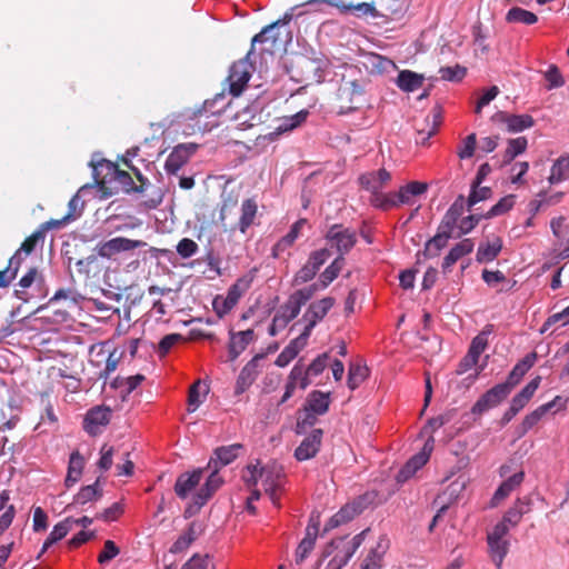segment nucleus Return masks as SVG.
<instances>
[{
	"mask_svg": "<svg viewBox=\"0 0 569 569\" xmlns=\"http://www.w3.org/2000/svg\"><path fill=\"white\" fill-rule=\"evenodd\" d=\"M292 18V12H286L282 18L264 27L252 38L248 56L253 53L257 43L263 46L261 49L262 52L270 54L283 50L287 43L291 40L290 31L287 27Z\"/></svg>",
	"mask_w": 569,
	"mask_h": 569,
	"instance_id": "1",
	"label": "nucleus"
},
{
	"mask_svg": "<svg viewBox=\"0 0 569 569\" xmlns=\"http://www.w3.org/2000/svg\"><path fill=\"white\" fill-rule=\"evenodd\" d=\"M103 490L99 485V480L94 483L82 487L77 495L73 496V507L84 506L89 502H96L102 497Z\"/></svg>",
	"mask_w": 569,
	"mask_h": 569,
	"instance_id": "39",
	"label": "nucleus"
},
{
	"mask_svg": "<svg viewBox=\"0 0 569 569\" xmlns=\"http://www.w3.org/2000/svg\"><path fill=\"white\" fill-rule=\"evenodd\" d=\"M302 306V302H300L293 293L290 295L288 300L279 308L278 312L274 315V322H280L281 329L286 328L291 320L298 317Z\"/></svg>",
	"mask_w": 569,
	"mask_h": 569,
	"instance_id": "28",
	"label": "nucleus"
},
{
	"mask_svg": "<svg viewBox=\"0 0 569 569\" xmlns=\"http://www.w3.org/2000/svg\"><path fill=\"white\" fill-rule=\"evenodd\" d=\"M475 243L471 239L466 238L460 242L456 243L443 258L442 272L448 273L451 271L452 266L460 260L462 257L468 256L473 251Z\"/></svg>",
	"mask_w": 569,
	"mask_h": 569,
	"instance_id": "24",
	"label": "nucleus"
},
{
	"mask_svg": "<svg viewBox=\"0 0 569 569\" xmlns=\"http://www.w3.org/2000/svg\"><path fill=\"white\" fill-rule=\"evenodd\" d=\"M353 555L355 552L349 550V547L345 543V538L342 537L332 539L330 543L326 546L322 552L325 558L332 556L330 561L339 565V568L341 569L348 563Z\"/></svg>",
	"mask_w": 569,
	"mask_h": 569,
	"instance_id": "20",
	"label": "nucleus"
},
{
	"mask_svg": "<svg viewBox=\"0 0 569 569\" xmlns=\"http://www.w3.org/2000/svg\"><path fill=\"white\" fill-rule=\"evenodd\" d=\"M560 397H556L553 400L539 406L536 410L527 415L519 426V437L525 436L533 426H536L540 419L555 406Z\"/></svg>",
	"mask_w": 569,
	"mask_h": 569,
	"instance_id": "30",
	"label": "nucleus"
},
{
	"mask_svg": "<svg viewBox=\"0 0 569 569\" xmlns=\"http://www.w3.org/2000/svg\"><path fill=\"white\" fill-rule=\"evenodd\" d=\"M204 471H210L206 482L199 488V490L192 496L191 501L184 508L183 517L189 519L196 516L201 508L209 501V499L214 495V492L223 485V479L218 473V463L217 461L210 460Z\"/></svg>",
	"mask_w": 569,
	"mask_h": 569,
	"instance_id": "3",
	"label": "nucleus"
},
{
	"mask_svg": "<svg viewBox=\"0 0 569 569\" xmlns=\"http://www.w3.org/2000/svg\"><path fill=\"white\" fill-rule=\"evenodd\" d=\"M487 543L491 560L498 569L501 568L503 559L509 552V541L507 539H497L487 537Z\"/></svg>",
	"mask_w": 569,
	"mask_h": 569,
	"instance_id": "37",
	"label": "nucleus"
},
{
	"mask_svg": "<svg viewBox=\"0 0 569 569\" xmlns=\"http://www.w3.org/2000/svg\"><path fill=\"white\" fill-rule=\"evenodd\" d=\"M109 359V351L104 349L102 345H92L89 348V365L91 366V369H83L82 372L84 376H87L91 370H98L103 369L104 362ZM82 380L87 381V377L79 378V383L82 382Z\"/></svg>",
	"mask_w": 569,
	"mask_h": 569,
	"instance_id": "38",
	"label": "nucleus"
},
{
	"mask_svg": "<svg viewBox=\"0 0 569 569\" xmlns=\"http://www.w3.org/2000/svg\"><path fill=\"white\" fill-rule=\"evenodd\" d=\"M308 114H309V112L307 110H301L293 116L286 117L283 119H281L278 127H276V133L280 134V133L296 129L302 122L306 121Z\"/></svg>",
	"mask_w": 569,
	"mask_h": 569,
	"instance_id": "53",
	"label": "nucleus"
},
{
	"mask_svg": "<svg viewBox=\"0 0 569 569\" xmlns=\"http://www.w3.org/2000/svg\"><path fill=\"white\" fill-rule=\"evenodd\" d=\"M27 256L19 249L9 259L6 269L0 271V288L8 287L16 279L19 268Z\"/></svg>",
	"mask_w": 569,
	"mask_h": 569,
	"instance_id": "36",
	"label": "nucleus"
},
{
	"mask_svg": "<svg viewBox=\"0 0 569 569\" xmlns=\"http://www.w3.org/2000/svg\"><path fill=\"white\" fill-rule=\"evenodd\" d=\"M492 326H487L486 329L491 328ZM490 332V330H483L479 335H477L469 347L468 355L472 356L477 360H479L480 355L486 350L488 347V338L487 335Z\"/></svg>",
	"mask_w": 569,
	"mask_h": 569,
	"instance_id": "56",
	"label": "nucleus"
},
{
	"mask_svg": "<svg viewBox=\"0 0 569 569\" xmlns=\"http://www.w3.org/2000/svg\"><path fill=\"white\" fill-rule=\"evenodd\" d=\"M111 410L106 406L91 408L83 418V429L91 436L101 433L103 427L110 422Z\"/></svg>",
	"mask_w": 569,
	"mask_h": 569,
	"instance_id": "13",
	"label": "nucleus"
},
{
	"mask_svg": "<svg viewBox=\"0 0 569 569\" xmlns=\"http://www.w3.org/2000/svg\"><path fill=\"white\" fill-rule=\"evenodd\" d=\"M541 382V377L537 376L531 381H529L520 392H518L510 402V406L516 409L518 412L522 410L530 399L533 397L535 392L539 388Z\"/></svg>",
	"mask_w": 569,
	"mask_h": 569,
	"instance_id": "35",
	"label": "nucleus"
},
{
	"mask_svg": "<svg viewBox=\"0 0 569 569\" xmlns=\"http://www.w3.org/2000/svg\"><path fill=\"white\" fill-rule=\"evenodd\" d=\"M229 336V359L234 361L246 350L249 343L254 340V331L253 329H247L239 332L230 331Z\"/></svg>",
	"mask_w": 569,
	"mask_h": 569,
	"instance_id": "23",
	"label": "nucleus"
},
{
	"mask_svg": "<svg viewBox=\"0 0 569 569\" xmlns=\"http://www.w3.org/2000/svg\"><path fill=\"white\" fill-rule=\"evenodd\" d=\"M204 469L198 468L191 472H182L178 476L173 490L178 498L184 500L187 499L199 486Z\"/></svg>",
	"mask_w": 569,
	"mask_h": 569,
	"instance_id": "16",
	"label": "nucleus"
},
{
	"mask_svg": "<svg viewBox=\"0 0 569 569\" xmlns=\"http://www.w3.org/2000/svg\"><path fill=\"white\" fill-rule=\"evenodd\" d=\"M70 525H69V518L67 517L63 521L57 523L50 535L47 537L46 541L43 542L41 552L39 556H41L43 552L48 550L53 543L58 542L62 538L67 536L69 532Z\"/></svg>",
	"mask_w": 569,
	"mask_h": 569,
	"instance_id": "51",
	"label": "nucleus"
},
{
	"mask_svg": "<svg viewBox=\"0 0 569 569\" xmlns=\"http://www.w3.org/2000/svg\"><path fill=\"white\" fill-rule=\"evenodd\" d=\"M319 517H311L306 528L305 538L298 545L296 550V563H302L309 553L313 550L319 532Z\"/></svg>",
	"mask_w": 569,
	"mask_h": 569,
	"instance_id": "15",
	"label": "nucleus"
},
{
	"mask_svg": "<svg viewBox=\"0 0 569 569\" xmlns=\"http://www.w3.org/2000/svg\"><path fill=\"white\" fill-rule=\"evenodd\" d=\"M236 306L226 296H217L212 301V308L219 318H223Z\"/></svg>",
	"mask_w": 569,
	"mask_h": 569,
	"instance_id": "63",
	"label": "nucleus"
},
{
	"mask_svg": "<svg viewBox=\"0 0 569 569\" xmlns=\"http://www.w3.org/2000/svg\"><path fill=\"white\" fill-rule=\"evenodd\" d=\"M390 181L391 174L385 168H381L377 171L366 172L359 177V182L361 187L372 192L376 206L385 210L397 206L395 199L391 198L392 194L379 193V191L382 188H385Z\"/></svg>",
	"mask_w": 569,
	"mask_h": 569,
	"instance_id": "4",
	"label": "nucleus"
},
{
	"mask_svg": "<svg viewBox=\"0 0 569 569\" xmlns=\"http://www.w3.org/2000/svg\"><path fill=\"white\" fill-rule=\"evenodd\" d=\"M510 391L508 387H505L502 383H498L488 391H486L473 405L471 408V412L473 415H482L491 408L497 407L508 396Z\"/></svg>",
	"mask_w": 569,
	"mask_h": 569,
	"instance_id": "11",
	"label": "nucleus"
},
{
	"mask_svg": "<svg viewBox=\"0 0 569 569\" xmlns=\"http://www.w3.org/2000/svg\"><path fill=\"white\" fill-rule=\"evenodd\" d=\"M259 477L262 479L264 492L269 496L270 500L276 507H279V489L282 486L284 475L281 468L277 466L261 467Z\"/></svg>",
	"mask_w": 569,
	"mask_h": 569,
	"instance_id": "9",
	"label": "nucleus"
},
{
	"mask_svg": "<svg viewBox=\"0 0 569 569\" xmlns=\"http://www.w3.org/2000/svg\"><path fill=\"white\" fill-rule=\"evenodd\" d=\"M256 269H252L249 273L240 277L233 284L230 286L227 292V298L234 306L238 303L240 298L250 289L254 279Z\"/></svg>",
	"mask_w": 569,
	"mask_h": 569,
	"instance_id": "33",
	"label": "nucleus"
},
{
	"mask_svg": "<svg viewBox=\"0 0 569 569\" xmlns=\"http://www.w3.org/2000/svg\"><path fill=\"white\" fill-rule=\"evenodd\" d=\"M523 479L525 472L520 470L505 480L493 493L491 505L497 506L500 501L506 499L516 488L522 483Z\"/></svg>",
	"mask_w": 569,
	"mask_h": 569,
	"instance_id": "32",
	"label": "nucleus"
},
{
	"mask_svg": "<svg viewBox=\"0 0 569 569\" xmlns=\"http://www.w3.org/2000/svg\"><path fill=\"white\" fill-rule=\"evenodd\" d=\"M502 249V240L496 237L492 241L481 243L478 247L476 260L479 263L490 262L497 258Z\"/></svg>",
	"mask_w": 569,
	"mask_h": 569,
	"instance_id": "41",
	"label": "nucleus"
},
{
	"mask_svg": "<svg viewBox=\"0 0 569 569\" xmlns=\"http://www.w3.org/2000/svg\"><path fill=\"white\" fill-rule=\"evenodd\" d=\"M296 67L300 71V81H305L307 83H311L312 81L319 82L320 79L322 78L321 60L312 59L306 56H300L296 60Z\"/></svg>",
	"mask_w": 569,
	"mask_h": 569,
	"instance_id": "18",
	"label": "nucleus"
},
{
	"mask_svg": "<svg viewBox=\"0 0 569 569\" xmlns=\"http://www.w3.org/2000/svg\"><path fill=\"white\" fill-rule=\"evenodd\" d=\"M90 166L92 167L93 179L104 197V191H109V187L113 184L112 182L116 179L119 167L117 163L106 159L92 160Z\"/></svg>",
	"mask_w": 569,
	"mask_h": 569,
	"instance_id": "10",
	"label": "nucleus"
},
{
	"mask_svg": "<svg viewBox=\"0 0 569 569\" xmlns=\"http://www.w3.org/2000/svg\"><path fill=\"white\" fill-rule=\"evenodd\" d=\"M325 237L331 247L337 249L339 257H343L357 243L356 231L338 223L330 226Z\"/></svg>",
	"mask_w": 569,
	"mask_h": 569,
	"instance_id": "7",
	"label": "nucleus"
},
{
	"mask_svg": "<svg viewBox=\"0 0 569 569\" xmlns=\"http://www.w3.org/2000/svg\"><path fill=\"white\" fill-rule=\"evenodd\" d=\"M308 339V337L301 333L299 337L291 340L290 343L278 355L274 361L276 366L280 368L288 366L307 346Z\"/></svg>",
	"mask_w": 569,
	"mask_h": 569,
	"instance_id": "29",
	"label": "nucleus"
},
{
	"mask_svg": "<svg viewBox=\"0 0 569 569\" xmlns=\"http://www.w3.org/2000/svg\"><path fill=\"white\" fill-rule=\"evenodd\" d=\"M330 402V392L313 390L307 396L305 407L307 410H311L320 416H323L328 412Z\"/></svg>",
	"mask_w": 569,
	"mask_h": 569,
	"instance_id": "31",
	"label": "nucleus"
},
{
	"mask_svg": "<svg viewBox=\"0 0 569 569\" xmlns=\"http://www.w3.org/2000/svg\"><path fill=\"white\" fill-rule=\"evenodd\" d=\"M146 244L147 243L141 240H132L124 237H116L100 243L97 247V252L100 257L110 259L119 252L130 251L137 248L144 247Z\"/></svg>",
	"mask_w": 569,
	"mask_h": 569,
	"instance_id": "12",
	"label": "nucleus"
},
{
	"mask_svg": "<svg viewBox=\"0 0 569 569\" xmlns=\"http://www.w3.org/2000/svg\"><path fill=\"white\" fill-rule=\"evenodd\" d=\"M477 144V137L476 133H470L467 136L463 141L462 146L459 147L457 154L460 159H469L473 156Z\"/></svg>",
	"mask_w": 569,
	"mask_h": 569,
	"instance_id": "62",
	"label": "nucleus"
},
{
	"mask_svg": "<svg viewBox=\"0 0 569 569\" xmlns=\"http://www.w3.org/2000/svg\"><path fill=\"white\" fill-rule=\"evenodd\" d=\"M307 223V220L306 219H299L298 221H296L289 232L283 236L272 248V256L274 258H278L280 256L281 252L286 251L288 248H290L295 241L297 240V238L299 237L300 234V231L301 229L303 228V226Z\"/></svg>",
	"mask_w": 569,
	"mask_h": 569,
	"instance_id": "34",
	"label": "nucleus"
},
{
	"mask_svg": "<svg viewBox=\"0 0 569 569\" xmlns=\"http://www.w3.org/2000/svg\"><path fill=\"white\" fill-rule=\"evenodd\" d=\"M506 21L509 23H522L527 26L535 24L538 21L536 13L522 9L520 7H512L506 14Z\"/></svg>",
	"mask_w": 569,
	"mask_h": 569,
	"instance_id": "47",
	"label": "nucleus"
},
{
	"mask_svg": "<svg viewBox=\"0 0 569 569\" xmlns=\"http://www.w3.org/2000/svg\"><path fill=\"white\" fill-rule=\"evenodd\" d=\"M528 140L525 137H518L508 140L507 149L502 156V164L510 163L517 156L523 153L527 149Z\"/></svg>",
	"mask_w": 569,
	"mask_h": 569,
	"instance_id": "48",
	"label": "nucleus"
},
{
	"mask_svg": "<svg viewBox=\"0 0 569 569\" xmlns=\"http://www.w3.org/2000/svg\"><path fill=\"white\" fill-rule=\"evenodd\" d=\"M322 435L323 431L321 429H313L295 450L297 460L305 461L313 458L320 449Z\"/></svg>",
	"mask_w": 569,
	"mask_h": 569,
	"instance_id": "19",
	"label": "nucleus"
},
{
	"mask_svg": "<svg viewBox=\"0 0 569 569\" xmlns=\"http://www.w3.org/2000/svg\"><path fill=\"white\" fill-rule=\"evenodd\" d=\"M358 515V509L352 505H346L337 513H335L327 522L325 531L337 528L352 520Z\"/></svg>",
	"mask_w": 569,
	"mask_h": 569,
	"instance_id": "46",
	"label": "nucleus"
},
{
	"mask_svg": "<svg viewBox=\"0 0 569 569\" xmlns=\"http://www.w3.org/2000/svg\"><path fill=\"white\" fill-rule=\"evenodd\" d=\"M368 369L359 363H351L348 371V387L351 390L357 389L367 378Z\"/></svg>",
	"mask_w": 569,
	"mask_h": 569,
	"instance_id": "54",
	"label": "nucleus"
},
{
	"mask_svg": "<svg viewBox=\"0 0 569 569\" xmlns=\"http://www.w3.org/2000/svg\"><path fill=\"white\" fill-rule=\"evenodd\" d=\"M68 297V290L60 289L58 290L54 296L48 301V303L41 308V310H47L51 315L52 321L54 322H62L68 317V311L62 310L57 307V303L59 299L67 298Z\"/></svg>",
	"mask_w": 569,
	"mask_h": 569,
	"instance_id": "42",
	"label": "nucleus"
},
{
	"mask_svg": "<svg viewBox=\"0 0 569 569\" xmlns=\"http://www.w3.org/2000/svg\"><path fill=\"white\" fill-rule=\"evenodd\" d=\"M423 77L410 70H403L398 74V87L407 92L415 91L422 86Z\"/></svg>",
	"mask_w": 569,
	"mask_h": 569,
	"instance_id": "45",
	"label": "nucleus"
},
{
	"mask_svg": "<svg viewBox=\"0 0 569 569\" xmlns=\"http://www.w3.org/2000/svg\"><path fill=\"white\" fill-rule=\"evenodd\" d=\"M448 240V238L436 233L426 242L423 251L418 252V257L422 256L425 259L438 257L440 251L447 246Z\"/></svg>",
	"mask_w": 569,
	"mask_h": 569,
	"instance_id": "49",
	"label": "nucleus"
},
{
	"mask_svg": "<svg viewBox=\"0 0 569 569\" xmlns=\"http://www.w3.org/2000/svg\"><path fill=\"white\" fill-rule=\"evenodd\" d=\"M198 249V244L190 238H183L177 244V252L184 259L194 256Z\"/></svg>",
	"mask_w": 569,
	"mask_h": 569,
	"instance_id": "64",
	"label": "nucleus"
},
{
	"mask_svg": "<svg viewBox=\"0 0 569 569\" xmlns=\"http://www.w3.org/2000/svg\"><path fill=\"white\" fill-rule=\"evenodd\" d=\"M263 355H256L247 365L241 369L236 385L237 393L244 392L257 379L259 373L260 361Z\"/></svg>",
	"mask_w": 569,
	"mask_h": 569,
	"instance_id": "22",
	"label": "nucleus"
},
{
	"mask_svg": "<svg viewBox=\"0 0 569 569\" xmlns=\"http://www.w3.org/2000/svg\"><path fill=\"white\" fill-rule=\"evenodd\" d=\"M316 3H325L330 7L336 8L339 13L347 14L352 12L356 17H372V18H389L396 14L399 9L393 6H382L380 8L376 7L375 2H360L358 4L347 3L343 0H308L306 4H316Z\"/></svg>",
	"mask_w": 569,
	"mask_h": 569,
	"instance_id": "2",
	"label": "nucleus"
},
{
	"mask_svg": "<svg viewBox=\"0 0 569 569\" xmlns=\"http://www.w3.org/2000/svg\"><path fill=\"white\" fill-rule=\"evenodd\" d=\"M466 68L456 64L453 67H442L439 70L440 77L447 81H460L466 76Z\"/></svg>",
	"mask_w": 569,
	"mask_h": 569,
	"instance_id": "61",
	"label": "nucleus"
},
{
	"mask_svg": "<svg viewBox=\"0 0 569 569\" xmlns=\"http://www.w3.org/2000/svg\"><path fill=\"white\" fill-rule=\"evenodd\" d=\"M242 448L240 443H234L230 446L219 447L214 450L216 459H210L212 461H217L218 469L222 466H227L231 463L237 457L238 451Z\"/></svg>",
	"mask_w": 569,
	"mask_h": 569,
	"instance_id": "50",
	"label": "nucleus"
},
{
	"mask_svg": "<svg viewBox=\"0 0 569 569\" xmlns=\"http://www.w3.org/2000/svg\"><path fill=\"white\" fill-rule=\"evenodd\" d=\"M493 120L506 124L507 131L510 133L521 132L533 127L535 120L530 114H511L499 111L493 116Z\"/></svg>",
	"mask_w": 569,
	"mask_h": 569,
	"instance_id": "17",
	"label": "nucleus"
},
{
	"mask_svg": "<svg viewBox=\"0 0 569 569\" xmlns=\"http://www.w3.org/2000/svg\"><path fill=\"white\" fill-rule=\"evenodd\" d=\"M563 193L557 192L555 194L548 196L547 192L541 191L538 193V199L531 201L530 206L535 211H538L543 206H552L560 202Z\"/></svg>",
	"mask_w": 569,
	"mask_h": 569,
	"instance_id": "58",
	"label": "nucleus"
},
{
	"mask_svg": "<svg viewBox=\"0 0 569 569\" xmlns=\"http://www.w3.org/2000/svg\"><path fill=\"white\" fill-rule=\"evenodd\" d=\"M203 533V526L201 522L192 521L189 523L188 529L178 537V539L170 547L171 553H180L189 548V546Z\"/></svg>",
	"mask_w": 569,
	"mask_h": 569,
	"instance_id": "26",
	"label": "nucleus"
},
{
	"mask_svg": "<svg viewBox=\"0 0 569 569\" xmlns=\"http://www.w3.org/2000/svg\"><path fill=\"white\" fill-rule=\"evenodd\" d=\"M343 264V257H338L325 269L320 276L321 289H326L339 276Z\"/></svg>",
	"mask_w": 569,
	"mask_h": 569,
	"instance_id": "52",
	"label": "nucleus"
},
{
	"mask_svg": "<svg viewBox=\"0 0 569 569\" xmlns=\"http://www.w3.org/2000/svg\"><path fill=\"white\" fill-rule=\"evenodd\" d=\"M319 415L307 410V408L303 406V408L299 411L298 421H297V428L298 432L305 431L306 428L312 427L317 422V417Z\"/></svg>",
	"mask_w": 569,
	"mask_h": 569,
	"instance_id": "60",
	"label": "nucleus"
},
{
	"mask_svg": "<svg viewBox=\"0 0 569 569\" xmlns=\"http://www.w3.org/2000/svg\"><path fill=\"white\" fill-rule=\"evenodd\" d=\"M537 358L538 356L535 351L527 353L516 363L502 385L508 387V390L511 392V390L521 381L523 376L535 366Z\"/></svg>",
	"mask_w": 569,
	"mask_h": 569,
	"instance_id": "21",
	"label": "nucleus"
},
{
	"mask_svg": "<svg viewBox=\"0 0 569 569\" xmlns=\"http://www.w3.org/2000/svg\"><path fill=\"white\" fill-rule=\"evenodd\" d=\"M525 512V502L517 499L513 506L503 515L501 521L505 522V525H508L509 528H513L520 522Z\"/></svg>",
	"mask_w": 569,
	"mask_h": 569,
	"instance_id": "55",
	"label": "nucleus"
},
{
	"mask_svg": "<svg viewBox=\"0 0 569 569\" xmlns=\"http://www.w3.org/2000/svg\"><path fill=\"white\" fill-rule=\"evenodd\" d=\"M44 240V237L42 234V230H36L32 234H30L29 237H27L24 239V241L21 243L19 250L22 251L24 253V256H29L31 254L36 247L40 243V242H43Z\"/></svg>",
	"mask_w": 569,
	"mask_h": 569,
	"instance_id": "59",
	"label": "nucleus"
},
{
	"mask_svg": "<svg viewBox=\"0 0 569 569\" xmlns=\"http://www.w3.org/2000/svg\"><path fill=\"white\" fill-rule=\"evenodd\" d=\"M340 113H349L360 108L363 88L357 80H342L337 94Z\"/></svg>",
	"mask_w": 569,
	"mask_h": 569,
	"instance_id": "5",
	"label": "nucleus"
},
{
	"mask_svg": "<svg viewBox=\"0 0 569 569\" xmlns=\"http://www.w3.org/2000/svg\"><path fill=\"white\" fill-rule=\"evenodd\" d=\"M515 204L513 196H507L501 198L491 209L483 214L485 219H490L505 212L509 211Z\"/></svg>",
	"mask_w": 569,
	"mask_h": 569,
	"instance_id": "57",
	"label": "nucleus"
},
{
	"mask_svg": "<svg viewBox=\"0 0 569 569\" xmlns=\"http://www.w3.org/2000/svg\"><path fill=\"white\" fill-rule=\"evenodd\" d=\"M119 357L116 352H109V359L104 362L103 369L91 370L87 375V385H91L100 379H107L108 376L117 369Z\"/></svg>",
	"mask_w": 569,
	"mask_h": 569,
	"instance_id": "44",
	"label": "nucleus"
},
{
	"mask_svg": "<svg viewBox=\"0 0 569 569\" xmlns=\"http://www.w3.org/2000/svg\"><path fill=\"white\" fill-rule=\"evenodd\" d=\"M335 303L336 299L332 297H325L311 302L302 316L306 326L301 333L309 338L313 328L327 316Z\"/></svg>",
	"mask_w": 569,
	"mask_h": 569,
	"instance_id": "8",
	"label": "nucleus"
},
{
	"mask_svg": "<svg viewBox=\"0 0 569 569\" xmlns=\"http://www.w3.org/2000/svg\"><path fill=\"white\" fill-rule=\"evenodd\" d=\"M249 57L250 56L247 54L246 58L233 62L230 67L229 74L226 81L229 87V92L233 97H238L241 94V92L243 91L248 81L251 78L252 66L248 61Z\"/></svg>",
	"mask_w": 569,
	"mask_h": 569,
	"instance_id": "6",
	"label": "nucleus"
},
{
	"mask_svg": "<svg viewBox=\"0 0 569 569\" xmlns=\"http://www.w3.org/2000/svg\"><path fill=\"white\" fill-rule=\"evenodd\" d=\"M258 213V204L254 199H246L241 203V214L239 221L230 228V231L239 230L246 233L247 230L254 223Z\"/></svg>",
	"mask_w": 569,
	"mask_h": 569,
	"instance_id": "27",
	"label": "nucleus"
},
{
	"mask_svg": "<svg viewBox=\"0 0 569 569\" xmlns=\"http://www.w3.org/2000/svg\"><path fill=\"white\" fill-rule=\"evenodd\" d=\"M196 150L197 144L194 143H181L174 147L166 160V171L176 174L188 162Z\"/></svg>",
	"mask_w": 569,
	"mask_h": 569,
	"instance_id": "14",
	"label": "nucleus"
},
{
	"mask_svg": "<svg viewBox=\"0 0 569 569\" xmlns=\"http://www.w3.org/2000/svg\"><path fill=\"white\" fill-rule=\"evenodd\" d=\"M112 187H109V191H104V198L111 197L119 193L120 191L130 192H142V186H137L133 182L131 174L124 170L119 169L116 179L112 182Z\"/></svg>",
	"mask_w": 569,
	"mask_h": 569,
	"instance_id": "25",
	"label": "nucleus"
},
{
	"mask_svg": "<svg viewBox=\"0 0 569 569\" xmlns=\"http://www.w3.org/2000/svg\"><path fill=\"white\" fill-rule=\"evenodd\" d=\"M569 179V154L558 158L551 167L548 178L550 184H556Z\"/></svg>",
	"mask_w": 569,
	"mask_h": 569,
	"instance_id": "43",
	"label": "nucleus"
},
{
	"mask_svg": "<svg viewBox=\"0 0 569 569\" xmlns=\"http://www.w3.org/2000/svg\"><path fill=\"white\" fill-rule=\"evenodd\" d=\"M428 189V184L425 182L412 181L408 184L401 187L398 193L392 194V199L397 202V206L400 203H410V199L413 196H420L425 193Z\"/></svg>",
	"mask_w": 569,
	"mask_h": 569,
	"instance_id": "40",
	"label": "nucleus"
}]
</instances>
